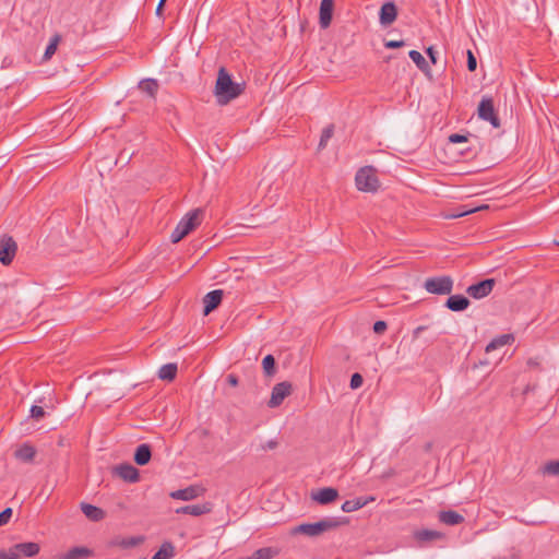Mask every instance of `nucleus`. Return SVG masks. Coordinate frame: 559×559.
Masks as SVG:
<instances>
[{
  "mask_svg": "<svg viewBox=\"0 0 559 559\" xmlns=\"http://www.w3.org/2000/svg\"><path fill=\"white\" fill-rule=\"evenodd\" d=\"M372 166L361 167L355 177L356 187L359 191L376 192L379 188V179Z\"/></svg>",
  "mask_w": 559,
  "mask_h": 559,
  "instance_id": "obj_4",
  "label": "nucleus"
},
{
  "mask_svg": "<svg viewBox=\"0 0 559 559\" xmlns=\"http://www.w3.org/2000/svg\"><path fill=\"white\" fill-rule=\"evenodd\" d=\"M178 367L175 362L163 365L158 370V378L165 381H173L177 376Z\"/></svg>",
  "mask_w": 559,
  "mask_h": 559,
  "instance_id": "obj_25",
  "label": "nucleus"
},
{
  "mask_svg": "<svg viewBox=\"0 0 559 559\" xmlns=\"http://www.w3.org/2000/svg\"><path fill=\"white\" fill-rule=\"evenodd\" d=\"M340 524L341 522L335 518H325L316 523H302L298 526H295L292 530V533L314 537L337 527Z\"/></svg>",
  "mask_w": 559,
  "mask_h": 559,
  "instance_id": "obj_3",
  "label": "nucleus"
},
{
  "mask_svg": "<svg viewBox=\"0 0 559 559\" xmlns=\"http://www.w3.org/2000/svg\"><path fill=\"white\" fill-rule=\"evenodd\" d=\"M17 245L12 237L2 236L0 238V262L3 265H9L16 253Z\"/></svg>",
  "mask_w": 559,
  "mask_h": 559,
  "instance_id": "obj_8",
  "label": "nucleus"
},
{
  "mask_svg": "<svg viewBox=\"0 0 559 559\" xmlns=\"http://www.w3.org/2000/svg\"><path fill=\"white\" fill-rule=\"evenodd\" d=\"M174 550L171 543H164L151 559H170L174 556Z\"/></svg>",
  "mask_w": 559,
  "mask_h": 559,
  "instance_id": "obj_29",
  "label": "nucleus"
},
{
  "mask_svg": "<svg viewBox=\"0 0 559 559\" xmlns=\"http://www.w3.org/2000/svg\"><path fill=\"white\" fill-rule=\"evenodd\" d=\"M397 17V8L394 2L389 1L382 4L379 12V21L383 26L391 25Z\"/></svg>",
  "mask_w": 559,
  "mask_h": 559,
  "instance_id": "obj_11",
  "label": "nucleus"
},
{
  "mask_svg": "<svg viewBox=\"0 0 559 559\" xmlns=\"http://www.w3.org/2000/svg\"><path fill=\"white\" fill-rule=\"evenodd\" d=\"M471 305V301L467 297H465L464 295H451L447 301H445V307L451 310V311H454V312H461V311H464L466 310Z\"/></svg>",
  "mask_w": 559,
  "mask_h": 559,
  "instance_id": "obj_15",
  "label": "nucleus"
},
{
  "mask_svg": "<svg viewBox=\"0 0 559 559\" xmlns=\"http://www.w3.org/2000/svg\"><path fill=\"white\" fill-rule=\"evenodd\" d=\"M372 501H374V497H372V496L358 497L353 500L344 501L341 509H342V511L349 513V512H354V511H357V510L364 508L365 506H367L369 502H372Z\"/></svg>",
  "mask_w": 559,
  "mask_h": 559,
  "instance_id": "obj_18",
  "label": "nucleus"
},
{
  "mask_svg": "<svg viewBox=\"0 0 559 559\" xmlns=\"http://www.w3.org/2000/svg\"><path fill=\"white\" fill-rule=\"evenodd\" d=\"M408 57L412 59V61L417 66V68L423 71L424 73H429L430 67L427 62V60L423 57V55L417 50H411L408 52Z\"/></svg>",
  "mask_w": 559,
  "mask_h": 559,
  "instance_id": "obj_27",
  "label": "nucleus"
},
{
  "mask_svg": "<svg viewBox=\"0 0 559 559\" xmlns=\"http://www.w3.org/2000/svg\"><path fill=\"white\" fill-rule=\"evenodd\" d=\"M477 114L479 119L488 121L493 128H500V119L495 109L493 99L490 96H484L478 104Z\"/></svg>",
  "mask_w": 559,
  "mask_h": 559,
  "instance_id": "obj_6",
  "label": "nucleus"
},
{
  "mask_svg": "<svg viewBox=\"0 0 559 559\" xmlns=\"http://www.w3.org/2000/svg\"><path fill=\"white\" fill-rule=\"evenodd\" d=\"M364 379L362 376L358 372L352 374L349 386L352 390L359 389L362 385Z\"/></svg>",
  "mask_w": 559,
  "mask_h": 559,
  "instance_id": "obj_36",
  "label": "nucleus"
},
{
  "mask_svg": "<svg viewBox=\"0 0 559 559\" xmlns=\"http://www.w3.org/2000/svg\"><path fill=\"white\" fill-rule=\"evenodd\" d=\"M12 513L11 508H5L0 512V526L5 525L10 521Z\"/></svg>",
  "mask_w": 559,
  "mask_h": 559,
  "instance_id": "obj_38",
  "label": "nucleus"
},
{
  "mask_svg": "<svg viewBox=\"0 0 559 559\" xmlns=\"http://www.w3.org/2000/svg\"><path fill=\"white\" fill-rule=\"evenodd\" d=\"M514 342L513 334H501L491 340V342L486 346V352L490 353L497 348H500L504 345H510Z\"/></svg>",
  "mask_w": 559,
  "mask_h": 559,
  "instance_id": "obj_24",
  "label": "nucleus"
},
{
  "mask_svg": "<svg viewBox=\"0 0 559 559\" xmlns=\"http://www.w3.org/2000/svg\"><path fill=\"white\" fill-rule=\"evenodd\" d=\"M292 390V383L288 381L276 383L272 389L271 397L267 403L269 407L274 408L280 406L285 400V397L290 395Z\"/></svg>",
  "mask_w": 559,
  "mask_h": 559,
  "instance_id": "obj_7",
  "label": "nucleus"
},
{
  "mask_svg": "<svg viewBox=\"0 0 559 559\" xmlns=\"http://www.w3.org/2000/svg\"><path fill=\"white\" fill-rule=\"evenodd\" d=\"M203 216V211L201 209H195L188 212L177 224L176 228L170 235V240L173 243L179 242L187 235H189L195 227L201 224Z\"/></svg>",
  "mask_w": 559,
  "mask_h": 559,
  "instance_id": "obj_2",
  "label": "nucleus"
},
{
  "mask_svg": "<svg viewBox=\"0 0 559 559\" xmlns=\"http://www.w3.org/2000/svg\"><path fill=\"white\" fill-rule=\"evenodd\" d=\"M386 329H388V324L385 321L379 320V321H376L373 324V332L376 334H382L386 331Z\"/></svg>",
  "mask_w": 559,
  "mask_h": 559,
  "instance_id": "obj_39",
  "label": "nucleus"
},
{
  "mask_svg": "<svg viewBox=\"0 0 559 559\" xmlns=\"http://www.w3.org/2000/svg\"><path fill=\"white\" fill-rule=\"evenodd\" d=\"M60 39H61V37L58 34L53 35L50 38V41H49V44L46 47V50L44 52V59L45 60H49L55 55Z\"/></svg>",
  "mask_w": 559,
  "mask_h": 559,
  "instance_id": "obj_31",
  "label": "nucleus"
},
{
  "mask_svg": "<svg viewBox=\"0 0 559 559\" xmlns=\"http://www.w3.org/2000/svg\"><path fill=\"white\" fill-rule=\"evenodd\" d=\"M426 53L428 55L430 61L432 64H436L437 63V51L435 50V48L432 46L428 47L426 49Z\"/></svg>",
  "mask_w": 559,
  "mask_h": 559,
  "instance_id": "obj_44",
  "label": "nucleus"
},
{
  "mask_svg": "<svg viewBox=\"0 0 559 559\" xmlns=\"http://www.w3.org/2000/svg\"><path fill=\"white\" fill-rule=\"evenodd\" d=\"M166 0H159V3L156 8V13L157 14H160L162 10H163V7H164V3H165Z\"/></svg>",
  "mask_w": 559,
  "mask_h": 559,
  "instance_id": "obj_47",
  "label": "nucleus"
},
{
  "mask_svg": "<svg viewBox=\"0 0 559 559\" xmlns=\"http://www.w3.org/2000/svg\"><path fill=\"white\" fill-rule=\"evenodd\" d=\"M544 473L549 475H559V461H549L544 466Z\"/></svg>",
  "mask_w": 559,
  "mask_h": 559,
  "instance_id": "obj_35",
  "label": "nucleus"
},
{
  "mask_svg": "<svg viewBox=\"0 0 559 559\" xmlns=\"http://www.w3.org/2000/svg\"><path fill=\"white\" fill-rule=\"evenodd\" d=\"M527 364H528V366H531V367H537V366H538V362H537V361H535V360H533V359H530V360L527 361Z\"/></svg>",
  "mask_w": 559,
  "mask_h": 559,
  "instance_id": "obj_48",
  "label": "nucleus"
},
{
  "mask_svg": "<svg viewBox=\"0 0 559 559\" xmlns=\"http://www.w3.org/2000/svg\"><path fill=\"white\" fill-rule=\"evenodd\" d=\"M112 474L127 483H136L140 479L139 469L129 463L116 465L112 468Z\"/></svg>",
  "mask_w": 559,
  "mask_h": 559,
  "instance_id": "obj_10",
  "label": "nucleus"
},
{
  "mask_svg": "<svg viewBox=\"0 0 559 559\" xmlns=\"http://www.w3.org/2000/svg\"><path fill=\"white\" fill-rule=\"evenodd\" d=\"M466 55H467V69H468V71L474 72L477 68L476 57L469 49L466 51Z\"/></svg>",
  "mask_w": 559,
  "mask_h": 559,
  "instance_id": "obj_37",
  "label": "nucleus"
},
{
  "mask_svg": "<svg viewBox=\"0 0 559 559\" xmlns=\"http://www.w3.org/2000/svg\"><path fill=\"white\" fill-rule=\"evenodd\" d=\"M151 457H152V449H151L150 444L142 443L136 447L134 454H133V460L138 465H140V466L146 465L151 461Z\"/></svg>",
  "mask_w": 559,
  "mask_h": 559,
  "instance_id": "obj_20",
  "label": "nucleus"
},
{
  "mask_svg": "<svg viewBox=\"0 0 559 559\" xmlns=\"http://www.w3.org/2000/svg\"><path fill=\"white\" fill-rule=\"evenodd\" d=\"M139 88L151 97H155L158 90V83L155 79H144L139 83Z\"/></svg>",
  "mask_w": 559,
  "mask_h": 559,
  "instance_id": "obj_28",
  "label": "nucleus"
},
{
  "mask_svg": "<svg viewBox=\"0 0 559 559\" xmlns=\"http://www.w3.org/2000/svg\"><path fill=\"white\" fill-rule=\"evenodd\" d=\"M478 209H472V210H464L462 212H453V213L447 214L444 217L445 218H457V217H462L464 215H467L469 213H473V212H475Z\"/></svg>",
  "mask_w": 559,
  "mask_h": 559,
  "instance_id": "obj_41",
  "label": "nucleus"
},
{
  "mask_svg": "<svg viewBox=\"0 0 559 559\" xmlns=\"http://www.w3.org/2000/svg\"><path fill=\"white\" fill-rule=\"evenodd\" d=\"M405 45L404 40H385L384 47L388 49L401 48Z\"/></svg>",
  "mask_w": 559,
  "mask_h": 559,
  "instance_id": "obj_40",
  "label": "nucleus"
},
{
  "mask_svg": "<svg viewBox=\"0 0 559 559\" xmlns=\"http://www.w3.org/2000/svg\"><path fill=\"white\" fill-rule=\"evenodd\" d=\"M423 329H424L423 326H418V328L416 329V333H417V332H419V331H421Z\"/></svg>",
  "mask_w": 559,
  "mask_h": 559,
  "instance_id": "obj_49",
  "label": "nucleus"
},
{
  "mask_svg": "<svg viewBox=\"0 0 559 559\" xmlns=\"http://www.w3.org/2000/svg\"><path fill=\"white\" fill-rule=\"evenodd\" d=\"M14 455L24 463H31L36 455V450L29 443H24L14 452Z\"/></svg>",
  "mask_w": 559,
  "mask_h": 559,
  "instance_id": "obj_21",
  "label": "nucleus"
},
{
  "mask_svg": "<svg viewBox=\"0 0 559 559\" xmlns=\"http://www.w3.org/2000/svg\"><path fill=\"white\" fill-rule=\"evenodd\" d=\"M278 445V442L274 439L269 440L266 443L260 445L262 451L274 450Z\"/></svg>",
  "mask_w": 559,
  "mask_h": 559,
  "instance_id": "obj_43",
  "label": "nucleus"
},
{
  "mask_svg": "<svg viewBox=\"0 0 559 559\" xmlns=\"http://www.w3.org/2000/svg\"><path fill=\"white\" fill-rule=\"evenodd\" d=\"M453 278L449 275L428 277L424 288L433 295H450L453 289Z\"/></svg>",
  "mask_w": 559,
  "mask_h": 559,
  "instance_id": "obj_5",
  "label": "nucleus"
},
{
  "mask_svg": "<svg viewBox=\"0 0 559 559\" xmlns=\"http://www.w3.org/2000/svg\"><path fill=\"white\" fill-rule=\"evenodd\" d=\"M496 285L495 278H486L467 287L466 293L474 299L487 297Z\"/></svg>",
  "mask_w": 559,
  "mask_h": 559,
  "instance_id": "obj_9",
  "label": "nucleus"
},
{
  "mask_svg": "<svg viewBox=\"0 0 559 559\" xmlns=\"http://www.w3.org/2000/svg\"><path fill=\"white\" fill-rule=\"evenodd\" d=\"M443 537H444L443 533H441L439 531L428 530V528L418 530V531L414 532V538L419 544L431 543L433 540L442 539Z\"/></svg>",
  "mask_w": 559,
  "mask_h": 559,
  "instance_id": "obj_17",
  "label": "nucleus"
},
{
  "mask_svg": "<svg viewBox=\"0 0 559 559\" xmlns=\"http://www.w3.org/2000/svg\"><path fill=\"white\" fill-rule=\"evenodd\" d=\"M439 521L445 525H459L464 522V516L460 513L448 510L439 512Z\"/></svg>",
  "mask_w": 559,
  "mask_h": 559,
  "instance_id": "obj_22",
  "label": "nucleus"
},
{
  "mask_svg": "<svg viewBox=\"0 0 559 559\" xmlns=\"http://www.w3.org/2000/svg\"><path fill=\"white\" fill-rule=\"evenodd\" d=\"M449 141L451 143H463V142H466L467 141V138L463 134H459V133H453L449 136Z\"/></svg>",
  "mask_w": 559,
  "mask_h": 559,
  "instance_id": "obj_42",
  "label": "nucleus"
},
{
  "mask_svg": "<svg viewBox=\"0 0 559 559\" xmlns=\"http://www.w3.org/2000/svg\"><path fill=\"white\" fill-rule=\"evenodd\" d=\"M245 91L243 83H237L233 80L228 71L221 67L214 86V95L218 105L224 106L233 99L240 96Z\"/></svg>",
  "mask_w": 559,
  "mask_h": 559,
  "instance_id": "obj_1",
  "label": "nucleus"
},
{
  "mask_svg": "<svg viewBox=\"0 0 559 559\" xmlns=\"http://www.w3.org/2000/svg\"><path fill=\"white\" fill-rule=\"evenodd\" d=\"M334 1L333 0H321L320 3V12H319V23L322 28H326L330 26L332 21Z\"/></svg>",
  "mask_w": 559,
  "mask_h": 559,
  "instance_id": "obj_14",
  "label": "nucleus"
},
{
  "mask_svg": "<svg viewBox=\"0 0 559 559\" xmlns=\"http://www.w3.org/2000/svg\"><path fill=\"white\" fill-rule=\"evenodd\" d=\"M556 243L559 246V241H556Z\"/></svg>",
  "mask_w": 559,
  "mask_h": 559,
  "instance_id": "obj_50",
  "label": "nucleus"
},
{
  "mask_svg": "<svg viewBox=\"0 0 559 559\" xmlns=\"http://www.w3.org/2000/svg\"><path fill=\"white\" fill-rule=\"evenodd\" d=\"M223 295H224V293L222 289H214L204 296V298H203V304H204L203 314L204 316L210 314L213 310H215L221 305Z\"/></svg>",
  "mask_w": 559,
  "mask_h": 559,
  "instance_id": "obj_12",
  "label": "nucleus"
},
{
  "mask_svg": "<svg viewBox=\"0 0 559 559\" xmlns=\"http://www.w3.org/2000/svg\"><path fill=\"white\" fill-rule=\"evenodd\" d=\"M46 412L41 406L33 405L29 409V417L35 420H40L45 417Z\"/></svg>",
  "mask_w": 559,
  "mask_h": 559,
  "instance_id": "obj_34",
  "label": "nucleus"
},
{
  "mask_svg": "<svg viewBox=\"0 0 559 559\" xmlns=\"http://www.w3.org/2000/svg\"><path fill=\"white\" fill-rule=\"evenodd\" d=\"M226 381H227V383H228L229 385H231V386H236V385H238V382H239V381H238V377H237L236 374H234V373H229V374L227 376V378H226Z\"/></svg>",
  "mask_w": 559,
  "mask_h": 559,
  "instance_id": "obj_45",
  "label": "nucleus"
},
{
  "mask_svg": "<svg viewBox=\"0 0 559 559\" xmlns=\"http://www.w3.org/2000/svg\"><path fill=\"white\" fill-rule=\"evenodd\" d=\"M92 555L87 547H73L62 555L61 559H85Z\"/></svg>",
  "mask_w": 559,
  "mask_h": 559,
  "instance_id": "obj_26",
  "label": "nucleus"
},
{
  "mask_svg": "<svg viewBox=\"0 0 559 559\" xmlns=\"http://www.w3.org/2000/svg\"><path fill=\"white\" fill-rule=\"evenodd\" d=\"M202 493V488L199 486H189L183 489L175 490L170 492L173 499L189 501L198 498Z\"/></svg>",
  "mask_w": 559,
  "mask_h": 559,
  "instance_id": "obj_16",
  "label": "nucleus"
},
{
  "mask_svg": "<svg viewBox=\"0 0 559 559\" xmlns=\"http://www.w3.org/2000/svg\"><path fill=\"white\" fill-rule=\"evenodd\" d=\"M81 510L87 519L95 522L100 521L105 518V511L103 509L90 503H81Z\"/></svg>",
  "mask_w": 559,
  "mask_h": 559,
  "instance_id": "obj_23",
  "label": "nucleus"
},
{
  "mask_svg": "<svg viewBox=\"0 0 559 559\" xmlns=\"http://www.w3.org/2000/svg\"><path fill=\"white\" fill-rule=\"evenodd\" d=\"M212 510L211 503H202V504H190L185 506L176 510V513L190 514L193 516H200L206 513H210Z\"/></svg>",
  "mask_w": 559,
  "mask_h": 559,
  "instance_id": "obj_19",
  "label": "nucleus"
},
{
  "mask_svg": "<svg viewBox=\"0 0 559 559\" xmlns=\"http://www.w3.org/2000/svg\"><path fill=\"white\" fill-rule=\"evenodd\" d=\"M333 132H334L333 124H330V126H328L326 128L323 129V131L321 133L320 142H319V148L320 150H322V148H324L326 146L329 140L333 135Z\"/></svg>",
  "mask_w": 559,
  "mask_h": 559,
  "instance_id": "obj_33",
  "label": "nucleus"
},
{
  "mask_svg": "<svg viewBox=\"0 0 559 559\" xmlns=\"http://www.w3.org/2000/svg\"><path fill=\"white\" fill-rule=\"evenodd\" d=\"M536 384H527L524 390H523V394L526 395L528 394L530 392L534 391L536 389Z\"/></svg>",
  "mask_w": 559,
  "mask_h": 559,
  "instance_id": "obj_46",
  "label": "nucleus"
},
{
  "mask_svg": "<svg viewBox=\"0 0 559 559\" xmlns=\"http://www.w3.org/2000/svg\"><path fill=\"white\" fill-rule=\"evenodd\" d=\"M143 542V537L141 536H132L128 538H121L120 540H117L115 545H118L124 549L133 548L138 545H140Z\"/></svg>",
  "mask_w": 559,
  "mask_h": 559,
  "instance_id": "obj_30",
  "label": "nucleus"
},
{
  "mask_svg": "<svg viewBox=\"0 0 559 559\" xmlns=\"http://www.w3.org/2000/svg\"><path fill=\"white\" fill-rule=\"evenodd\" d=\"M338 497V491L332 487L321 488L316 492L311 493L312 500L321 506H325L335 501Z\"/></svg>",
  "mask_w": 559,
  "mask_h": 559,
  "instance_id": "obj_13",
  "label": "nucleus"
},
{
  "mask_svg": "<svg viewBox=\"0 0 559 559\" xmlns=\"http://www.w3.org/2000/svg\"><path fill=\"white\" fill-rule=\"evenodd\" d=\"M275 358L273 355L269 354L266 355L262 360V368L266 376L271 377L275 373Z\"/></svg>",
  "mask_w": 559,
  "mask_h": 559,
  "instance_id": "obj_32",
  "label": "nucleus"
}]
</instances>
